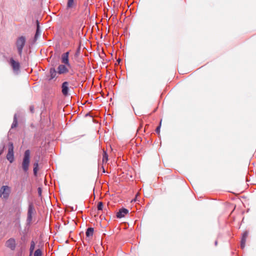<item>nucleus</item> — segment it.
I'll return each mask as SVG.
<instances>
[{"label": "nucleus", "instance_id": "f257e3e1", "mask_svg": "<svg viewBox=\"0 0 256 256\" xmlns=\"http://www.w3.org/2000/svg\"><path fill=\"white\" fill-rule=\"evenodd\" d=\"M30 152L29 150L25 151L22 162V168L24 171L26 172L29 168L30 164Z\"/></svg>", "mask_w": 256, "mask_h": 256}, {"label": "nucleus", "instance_id": "f03ea898", "mask_svg": "<svg viewBox=\"0 0 256 256\" xmlns=\"http://www.w3.org/2000/svg\"><path fill=\"white\" fill-rule=\"evenodd\" d=\"M10 191L11 188L9 186H2L0 188V198L4 200H7L10 196Z\"/></svg>", "mask_w": 256, "mask_h": 256}, {"label": "nucleus", "instance_id": "7ed1b4c3", "mask_svg": "<svg viewBox=\"0 0 256 256\" xmlns=\"http://www.w3.org/2000/svg\"><path fill=\"white\" fill-rule=\"evenodd\" d=\"M9 64L12 68L14 73L16 74H19L20 68V62L14 60L13 58H10L9 60Z\"/></svg>", "mask_w": 256, "mask_h": 256}, {"label": "nucleus", "instance_id": "20e7f679", "mask_svg": "<svg viewBox=\"0 0 256 256\" xmlns=\"http://www.w3.org/2000/svg\"><path fill=\"white\" fill-rule=\"evenodd\" d=\"M26 40L24 36L19 37L16 42V46L18 48V52L20 56L22 52L23 48L26 44Z\"/></svg>", "mask_w": 256, "mask_h": 256}, {"label": "nucleus", "instance_id": "39448f33", "mask_svg": "<svg viewBox=\"0 0 256 256\" xmlns=\"http://www.w3.org/2000/svg\"><path fill=\"white\" fill-rule=\"evenodd\" d=\"M6 158L10 163L14 161V145L12 142L8 144Z\"/></svg>", "mask_w": 256, "mask_h": 256}, {"label": "nucleus", "instance_id": "423d86ee", "mask_svg": "<svg viewBox=\"0 0 256 256\" xmlns=\"http://www.w3.org/2000/svg\"><path fill=\"white\" fill-rule=\"evenodd\" d=\"M34 208L32 204H30L28 207V217L26 222L28 225H30L32 220V214H34Z\"/></svg>", "mask_w": 256, "mask_h": 256}, {"label": "nucleus", "instance_id": "0eeeda50", "mask_svg": "<svg viewBox=\"0 0 256 256\" xmlns=\"http://www.w3.org/2000/svg\"><path fill=\"white\" fill-rule=\"evenodd\" d=\"M6 247L12 250H14L16 248V242L14 238H10L7 240L5 244Z\"/></svg>", "mask_w": 256, "mask_h": 256}, {"label": "nucleus", "instance_id": "6e6552de", "mask_svg": "<svg viewBox=\"0 0 256 256\" xmlns=\"http://www.w3.org/2000/svg\"><path fill=\"white\" fill-rule=\"evenodd\" d=\"M69 52H68L63 54L62 55V62L66 64L68 67L70 68L71 67L70 64L68 60Z\"/></svg>", "mask_w": 256, "mask_h": 256}, {"label": "nucleus", "instance_id": "1a4fd4ad", "mask_svg": "<svg viewBox=\"0 0 256 256\" xmlns=\"http://www.w3.org/2000/svg\"><path fill=\"white\" fill-rule=\"evenodd\" d=\"M68 68L66 64H60L58 68V73L60 74L67 73L68 72Z\"/></svg>", "mask_w": 256, "mask_h": 256}, {"label": "nucleus", "instance_id": "9d476101", "mask_svg": "<svg viewBox=\"0 0 256 256\" xmlns=\"http://www.w3.org/2000/svg\"><path fill=\"white\" fill-rule=\"evenodd\" d=\"M58 72L54 68H51L50 70V76H48L47 80H50L57 77Z\"/></svg>", "mask_w": 256, "mask_h": 256}, {"label": "nucleus", "instance_id": "9b49d317", "mask_svg": "<svg viewBox=\"0 0 256 256\" xmlns=\"http://www.w3.org/2000/svg\"><path fill=\"white\" fill-rule=\"evenodd\" d=\"M128 212V210L126 208H123L120 209L116 214V216L120 218H124Z\"/></svg>", "mask_w": 256, "mask_h": 256}, {"label": "nucleus", "instance_id": "f8f14e48", "mask_svg": "<svg viewBox=\"0 0 256 256\" xmlns=\"http://www.w3.org/2000/svg\"><path fill=\"white\" fill-rule=\"evenodd\" d=\"M68 92V83L67 82H64L62 84V92L64 95L66 96Z\"/></svg>", "mask_w": 256, "mask_h": 256}, {"label": "nucleus", "instance_id": "ddd939ff", "mask_svg": "<svg viewBox=\"0 0 256 256\" xmlns=\"http://www.w3.org/2000/svg\"><path fill=\"white\" fill-rule=\"evenodd\" d=\"M248 236V232H244L242 236V239H241V247L242 248H244L245 247L246 242V238Z\"/></svg>", "mask_w": 256, "mask_h": 256}, {"label": "nucleus", "instance_id": "4468645a", "mask_svg": "<svg viewBox=\"0 0 256 256\" xmlns=\"http://www.w3.org/2000/svg\"><path fill=\"white\" fill-rule=\"evenodd\" d=\"M40 34H41V31L40 30V26L38 25V24L37 28H36V34L34 36V38L36 40L40 36Z\"/></svg>", "mask_w": 256, "mask_h": 256}, {"label": "nucleus", "instance_id": "2eb2a0df", "mask_svg": "<svg viewBox=\"0 0 256 256\" xmlns=\"http://www.w3.org/2000/svg\"><path fill=\"white\" fill-rule=\"evenodd\" d=\"M94 228H88L86 232V236L88 237L92 236L94 234Z\"/></svg>", "mask_w": 256, "mask_h": 256}, {"label": "nucleus", "instance_id": "dca6fc26", "mask_svg": "<svg viewBox=\"0 0 256 256\" xmlns=\"http://www.w3.org/2000/svg\"><path fill=\"white\" fill-rule=\"evenodd\" d=\"M17 126H18L17 117H16V115L14 114V121L12 124V128H15Z\"/></svg>", "mask_w": 256, "mask_h": 256}, {"label": "nucleus", "instance_id": "f3484780", "mask_svg": "<svg viewBox=\"0 0 256 256\" xmlns=\"http://www.w3.org/2000/svg\"><path fill=\"white\" fill-rule=\"evenodd\" d=\"M38 167V162L37 161L36 162H34V172L35 175H36L37 174Z\"/></svg>", "mask_w": 256, "mask_h": 256}, {"label": "nucleus", "instance_id": "a211bd4d", "mask_svg": "<svg viewBox=\"0 0 256 256\" xmlns=\"http://www.w3.org/2000/svg\"><path fill=\"white\" fill-rule=\"evenodd\" d=\"M108 160V155L106 152H104L103 158H102V162L106 163Z\"/></svg>", "mask_w": 256, "mask_h": 256}, {"label": "nucleus", "instance_id": "6ab92c4d", "mask_svg": "<svg viewBox=\"0 0 256 256\" xmlns=\"http://www.w3.org/2000/svg\"><path fill=\"white\" fill-rule=\"evenodd\" d=\"M34 248H35V243L34 241H32L30 242V254H32V253L33 252Z\"/></svg>", "mask_w": 256, "mask_h": 256}, {"label": "nucleus", "instance_id": "aec40b11", "mask_svg": "<svg viewBox=\"0 0 256 256\" xmlns=\"http://www.w3.org/2000/svg\"><path fill=\"white\" fill-rule=\"evenodd\" d=\"M74 0H68L67 8H72L74 6Z\"/></svg>", "mask_w": 256, "mask_h": 256}, {"label": "nucleus", "instance_id": "412c9836", "mask_svg": "<svg viewBox=\"0 0 256 256\" xmlns=\"http://www.w3.org/2000/svg\"><path fill=\"white\" fill-rule=\"evenodd\" d=\"M34 256H42V252L40 249L36 250L34 253Z\"/></svg>", "mask_w": 256, "mask_h": 256}, {"label": "nucleus", "instance_id": "4be33fe9", "mask_svg": "<svg viewBox=\"0 0 256 256\" xmlns=\"http://www.w3.org/2000/svg\"><path fill=\"white\" fill-rule=\"evenodd\" d=\"M102 208H103V204L102 202H100L98 203V210H102Z\"/></svg>", "mask_w": 256, "mask_h": 256}, {"label": "nucleus", "instance_id": "5701e85b", "mask_svg": "<svg viewBox=\"0 0 256 256\" xmlns=\"http://www.w3.org/2000/svg\"><path fill=\"white\" fill-rule=\"evenodd\" d=\"M161 124H162V120L160 122V126H158V128L156 129V132L157 133H159L160 132Z\"/></svg>", "mask_w": 256, "mask_h": 256}, {"label": "nucleus", "instance_id": "b1692460", "mask_svg": "<svg viewBox=\"0 0 256 256\" xmlns=\"http://www.w3.org/2000/svg\"><path fill=\"white\" fill-rule=\"evenodd\" d=\"M42 192V188H38V194H39L40 196H41Z\"/></svg>", "mask_w": 256, "mask_h": 256}, {"label": "nucleus", "instance_id": "393cba45", "mask_svg": "<svg viewBox=\"0 0 256 256\" xmlns=\"http://www.w3.org/2000/svg\"><path fill=\"white\" fill-rule=\"evenodd\" d=\"M138 196V194H137L136 195V198H135L134 199H133V200H132V202H136V198H137Z\"/></svg>", "mask_w": 256, "mask_h": 256}, {"label": "nucleus", "instance_id": "a878e982", "mask_svg": "<svg viewBox=\"0 0 256 256\" xmlns=\"http://www.w3.org/2000/svg\"><path fill=\"white\" fill-rule=\"evenodd\" d=\"M2 150H0V156L2 154Z\"/></svg>", "mask_w": 256, "mask_h": 256}, {"label": "nucleus", "instance_id": "bb28decb", "mask_svg": "<svg viewBox=\"0 0 256 256\" xmlns=\"http://www.w3.org/2000/svg\"><path fill=\"white\" fill-rule=\"evenodd\" d=\"M120 59H118V63H120Z\"/></svg>", "mask_w": 256, "mask_h": 256}, {"label": "nucleus", "instance_id": "cd10ccee", "mask_svg": "<svg viewBox=\"0 0 256 256\" xmlns=\"http://www.w3.org/2000/svg\"><path fill=\"white\" fill-rule=\"evenodd\" d=\"M215 245H216H216H217V241H216V242H215Z\"/></svg>", "mask_w": 256, "mask_h": 256}]
</instances>
